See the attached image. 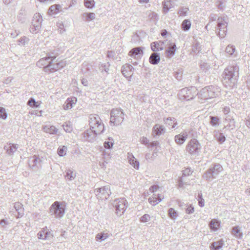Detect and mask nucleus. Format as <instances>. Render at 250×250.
I'll list each match as a JSON object with an SVG mask.
<instances>
[{
  "label": "nucleus",
  "instance_id": "obj_15",
  "mask_svg": "<svg viewBox=\"0 0 250 250\" xmlns=\"http://www.w3.org/2000/svg\"><path fill=\"white\" fill-rule=\"evenodd\" d=\"M143 48L142 47H137L133 48L129 52V55L131 57L134 58L136 60H139L143 55Z\"/></svg>",
  "mask_w": 250,
  "mask_h": 250
},
{
  "label": "nucleus",
  "instance_id": "obj_23",
  "mask_svg": "<svg viewBox=\"0 0 250 250\" xmlns=\"http://www.w3.org/2000/svg\"><path fill=\"white\" fill-rule=\"evenodd\" d=\"M224 245V241L220 239L219 241L212 242L210 248L211 250H220Z\"/></svg>",
  "mask_w": 250,
  "mask_h": 250
},
{
  "label": "nucleus",
  "instance_id": "obj_1",
  "mask_svg": "<svg viewBox=\"0 0 250 250\" xmlns=\"http://www.w3.org/2000/svg\"><path fill=\"white\" fill-rule=\"evenodd\" d=\"M238 70V66L236 64L229 65L225 69L223 83L226 88L232 89L236 85Z\"/></svg>",
  "mask_w": 250,
  "mask_h": 250
},
{
  "label": "nucleus",
  "instance_id": "obj_14",
  "mask_svg": "<svg viewBox=\"0 0 250 250\" xmlns=\"http://www.w3.org/2000/svg\"><path fill=\"white\" fill-rule=\"evenodd\" d=\"M38 66L40 67H43V70L45 72L53 73L58 70L60 68L61 63H47V65L44 66L43 63H38Z\"/></svg>",
  "mask_w": 250,
  "mask_h": 250
},
{
  "label": "nucleus",
  "instance_id": "obj_18",
  "mask_svg": "<svg viewBox=\"0 0 250 250\" xmlns=\"http://www.w3.org/2000/svg\"><path fill=\"white\" fill-rule=\"evenodd\" d=\"M101 121V118L97 114H92L89 116V125L90 127L95 128V124H98V122Z\"/></svg>",
  "mask_w": 250,
  "mask_h": 250
},
{
  "label": "nucleus",
  "instance_id": "obj_49",
  "mask_svg": "<svg viewBox=\"0 0 250 250\" xmlns=\"http://www.w3.org/2000/svg\"><path fill=\"white\" fill-rule=\"evenodd\" d=\"M67 150L66 146H63L62 147H59L58 149V154L61 156H63L65 155Z\"/></svg>",
  "mask_w": 250,
  "mask_h": 250
},
{
  "label": "nucleus",
  "instance_id": "obj_6",
  "mask_svg": "<svg viewBox=\"0 0 250 250\" xmlns=\"http://www.w3.org/2000/svg\"><path fill=\"white\" fill-rule=\"evenodd\" d=\"M124 113L121 109H113L110 112V124L114 125H120L124 120Z\"/></svg>",
  "mask_w": 250,
  "mask_h": 250
},
{
  "label": "nucleus",
  "instance_id": "obj_43",
  "mask_svg": "<svg viewBox=\"0 0 250 250\" xmlns=\"http://www.w3.org/2000/svg\"><path fill=\"white\" fill-rule=\"evenodd\" d=\"M161 202V199H157L156 194L154 193L152 196L148 198V202L152 206H155Z\"/></svg>",
  "mask_w": 250,
  "mask_h": 250
},
{
  "label": "nucleus",
  "instance_id": "obj_38",
  "mask_svg": "<svg viewBox=\"0 0 250 250\" xmlns=\"http://www.w3.org/2000/svg\"><path fill=\"white\" fill-rule=\"evenodd\" d=\"M76 176V173L71 169H68L66 171L65 175V179L70 181H72L75 178Z\"/></svg>",
  "mask_w": 250,
  "mask_h": 250
},
{
  "label": "nucleus",
  "instance_id": "obj_28",
  "mask_svg": "<svg viewBox=\"0 0 250 250\" xmlns=\"http://www.w3.org/2000/svg\"><path fill=\"white\" fill-rule=\"evenodd\" d=\"M165 124L168 126H171V128H174L177 125L176 120L174 118L168 117L164 119Z\"/></svg>",
  "mask_w": 250,
  "mask_h": 250
},
{
  "label": "nucleus",
  "instance_id": "obj_36",
  "mask_svg": "<svg viewBox=\"0 0 250 250\" xmlns=\"http://www.w3.org/2000/svg\"><path fill=\"white\" fill-rule=\"evenodd\" d=\"M160 61V57L158 53L154 52L151 54L149 59V62H159Z\"/></svg>",
  "mask_w": 250,
  "mask_h": 250
},
{
  "label": "nucleus",
  "instance_id": "obj_10",
  "mask_svg": "<svg viewBox=\"0 0 250 250\" xmlns=\"http://www.w3.org/2000/svg\"><path fill=\"white\" fill-rule=\"evenodd\" d=\"M94 192L97 196L103 199H107L111 194L109 185L96 188Z\"/></svg>",
  "mask_w": 250,
  "mask_h": 250
},
{
  "label": "nucleus",
  "instance_id": "obj_11",
  "mask_svg": "<svg viewBox=\"0 0 250 250\" xmlns=\"http://www.w3.org/2000/svg\"><path fill=\"white\" fill-rule=\"evenodd\" d=\"M193 89H194V88L190 87V88H184L182 89L178 94L179 99L186 101L193 99L195 95V93H193L192 91Z\"/></svg>",
  "mask_w": 250,
  "mask_h": 250
},
{
  "label": "nucleus",
  "instance_id": "obj_63",
  "mask_svg": "<svg viewBox=\"0 0 250 250\" xmlns=\"http://www.w3.org/2000/svg\"><path fill=\"white\" fill-rule=\"evenodd\" d=\"M217 16L214 14H210L209 15V21H215L217 19Z\"/></svg>",
  "mask_w": 250,
  "mask_h": 250
},
{
  "label": "nucleus",
  "instance_id": "obj_45",
  "mask_svg": "<svg viewBox=\"0 0 250 250\" xmlns=\"http://www.w3.org/2000/svg\"><path fill=\"white\" fill-rule=\"evenodd\" d=\"M108 237L107 233H104L103 232L98 233L96 236V240L97 241H103L105 240Z\"/></svg>",
  "mask_w": 250,
  "mask_h": 250
},
{
  "label": "nucleus",
  "instance_id": "obj_33",
  "mask_svg": "<svg viewBox=\"0 0 250 250\" xmlns=\"http://www.w3.org/2000/svg\"><path fill=\"white\" fill-rule=\"evenodd\" d=\"M61 6L60 4H55L51 6L48 13L50 15L58 14L60 12Z\"/></svg>",
  "mask_w": 250,
  "mask_h": 250
},
{
  "label": "nucleus",
  "instance_id": "obj_32",
  "mask_svg": "<svg viewBox=\"0 0 250 250\" xmlns=\"http://www.w3.org/2000/svg\"><path fill=\"white\" fill-rule=\"evenodd\" d=\"M175 51L176 45L175 44H174L171 46L168 47V48L166 50L165 53L166 56L168 58H170L175 54Z\"/></svg>",
  "mask_w": 250,
  "mask_h": 250
},
{
  "label": "nucleus",
  "instance_id": "obj_22",
  "mask_svg": "<svg viewBox=\"0 0 250 250\" xmlns=\"http://www.w3.org/2000/svg\"><path fill=\"white\" fill-rule=\"evenodd\" d=\"M164 43L162 41L155 42L151 43V48L154 52L162 50L164 49Z\"/></svg>",
  "mask_w": 250,
  "mask_h": 250
},
{
  "label": "nucleus",
  "instance_id": "obj_4",
  "mask_svg": "<svg viewBox=\"0 0 250 250\" xmlns=\"http://www.w3.org/2000/svg\"><path fill=\"white\" fill-rule=\"evenodd\" d=\"M201 148L199 142L196 139L193 138L188 143L186 150L190 155L196 157L199 155Z\"/></svg>",
  "mask_w": 250,
  "mask_h": 250
},
{
  "label": "nucleus",
  "instance_id": "obj_47",
  "mask_svg": "<svg viewBox=\"0 0 250 250\" xmlns=\"http://www.w3.org/2000/svg\"><path fill=\"white\" fill-rule=\"evenodd\" d=\"M168 214L169 217L172 219H176L178 216L177 211L173 208L168 209Z\"/></svg>",
  "mask_w": 250,
  "mask_h": 250
},
{
  "label": "nucleus",
  "instance_id": "obj_52",
  "mask_svg": "<svg viewBox=\"0 0 250 250\" xmlns=\"http://www.w3.org/2000/svg\"><path fill=\"white\" fill-rule=\"evenodd\" d=\"M188 10L187 7H181L178 11V13L182 16H185L187 15V12Z\"/></svg>",
  "mask_w": 250,
  "mask_h": 250
},
{
  "label": "nucleus",
  "instance_id": "obj_64",
  "mask_svg": "<svg viewBox=\"0 0 250 250\" xmlns=\"http://www.w3.org/2000/svg\"><path fill=\"white\" fill-rule=\"evenodd\" d=\"M0 225L2 227H5L8 225V222L5 219H1L0 221Z\"/></svg>",
  "mask_w": 250,
  "mask_h": 250
},
{
  "label": "nucleus",
  "instance_id": "obj_24",
  "mask_svg": "<svg viewBox=\"0 0 250 250\" xmlns=\"http://www.w3.org/2000/svg\"><path fill=\"white\" fill-rule=\"evenodd\" d=\"M56 57L57 56L54 52H50L47 54L44 58H42V59L40 60L38 62H40L41 61H45L49 63L53 62Z\"/></svg>",
  "mask_w": 250,
  "mask_h": 250
},
{
  "label": "nucleus",
  "instance_id": "obj_30",
  "mask_svg": "<svg viewBox=\"0 0 250 250\" xmlns=\"http://www.w3.org/2000/svg\"><path fill=\"white\" fill-rule=\"evenodd\" d=\"M128 158L129 164L132 165L134 168L138 169L139 167V162L134 156L132 154H130L129 156H128Z\"/></svg>",
  "mask_w": 250,
  "mask_h": 250
},
{
  "label": "nucleus",
  "instance_id": "obj_16",
  "mask_svg": "<svg viewBox=\"0 0 250 250\" xmlns=\"http://www.w3.org/2000/svg\"><path fill=\"white\" fill-rule=\"evenodd\" d=\"M166 132L165 127L159 124H156L152 128V135L153 136H160L164 134Z\"/></svg>",
  "mask_w": 250,
  "mask_h": 250
},
{
  "label": "nucleus",
  "instance_id": "obj_13",
  "mask_svg": "<svg viewBox=\"0 0 250 250\" xmlns=\"http://www.w3.org/2000/svg\"><path fill=\"white\" fill-rule=\"evenodd\" d=\"M37 235L39 239L43 240H49L54 237L52 232L49 230L47 227L42 228Z\"/></svg>",
  "mask_w": 250,
  "mask_h": 250
},
{
  "label": "nucleus",
  "instance_id": "obj_9",
  "mask_svg": "<svg viewBox=\"0 0 250 250\" xmlns=\"http://www.w3.org/2000/svg\"><path fill=\"white\" fill-rule=\"evenodd\" d=\"M42 17L39 13H36L30 27V31L32 33H37L40 30L41 27Z\"/></svg>",
  "mask_w": 250,
  "mask_h": 250
},
{
  "label": "nucleus",
  "instance_id": "obj_62",
  "mask_svg": "<svg viewBox=\"0 0 250 250\" xmlns=\"http://www.w3.org/2000/svg\"><path fill=\"white\" fill-rule=\"evenodd\" d=\"M106 64H109V63H106ZM103 64H104L103 63L102 64L101 66L100 67V68L101 69L102 71H103V70H104L106 72H107V71L108 70V66H109V65H103Z\"/></svg>",
  "mask_w": 250,
  "mask_h": 250
},
{
  "label": "nucleus",
  "instance_id": "obj_57",
  "mask_svg": "<svg viewBox=\"0 0 250 250\" xmlns=\"http://www.w3.org/2000/svg\"><path fill=\"white\" fill-rule=\"evenodd\" d=\"M140 141L142 144L147 146L148 145L149 143V140L146 137H141L140 138Z\"/></svg>",
  "mask_w": 250,
  "mask_h": 250
},
{
  "label": "nucleus",
  "instance_id": "obj_31",
  "mask_svg": "<svg viewBox=\"0 0 250 250\" xmlns=\"http://www.w3.org/2000/svg\"><path fill=\"white\" fill-rule=\"evenodd\" d=\"M43 130L44 132L49 133L50 134H56L58 132V129L54 126H47L45 125L43 127Z\"/></svg>",
  "mask_w": 250,
  "mask_h": 250
},
{
  "label": "nucleus",
  "instance_id": "obj_34",
  "mask_svg": "<svg viewBox=\"0 0 250 250\" xmlns=\"http://www.w3.org/2000/svg\"><path fill=\"white\" fill-rule=\"evenodd\" d=\"M210 121L209 124L212 126H216L219 125L220 124V119L217 116H209Z\"/></svg>",
  "mask_w": 250,
  "mask_h": 250
},
{
  "label": "nucleus",
  "instance_id": "obj_25",
  "mask_svg": "<svg viewBox=\"0 0 250 250\" xmlns=\"http://www.w3.org/2000/svg\"><path fill=\"white\" fill-rule=\"evenodd\" d=\"M14 208L18 213L17 217H21L24 214V208H23L22 205L19 202L15 203L14 204Z\"/></svg>",
  "mask_w": 250,
  "mask_h": 250
},
{
  "label": "nucleus",
  "instance_id": "obj_56",
  "mask_svg": "<svg viewBox=\"0 0 250 250\" xmlns=\"http://www.w3.org/2000/svg\"><path fill=\"white\" fill-rule=\"evenodd\" d=\"M28 104L32 107H37L38 105H37V103L36 102L34 98H31L28 101Z\"/></svg>",
  "mask_w": 250,
  "mask_h": 250
},
{
  "label": "nucleus",
  "instance_id": "obj_39",
  "mask_svg": "<svg viewBox=\"0 0 250 250\" xmlns=\"http://www.w3.org/2000/svg\"><path fill=\"white\" fill-rule=\"evenodd\" d=\"M82 16L83 20L85 21L93 20L96 17V15L94 13H84Z\"/></svg>",
  "mask_w": 250,
  "mask_h": 250
},
{
  "label": "nucleus",
  "instance_id": "obj_41",
  "mask_svg": "<svg viewBox=\"0 0 250 250\" xmlns=\"http://www.w3.org/2000/svg\"><path fill=\"white\" fill-rule=\"evenodd\" d=\"M147 14L149 20L150 21L155 23L158 20V16L156 13L151 11H148Z\"/></svg>",
  "mask_w": 250,
  "mask_h": 250
},
{
  "label": "nucleus",
  "instance_id": "obj_42",
  "mask_svg": "<svg viewBox=\"0 0 250 250\" xmlns=\"http://www.w3.org/2000/svg\"><path fill=\"white\" fill-rule=\"evenodd\" d=\"M232 234L236 237L239 239H241L242 237V233L240 232V229L238 226H235L233 227L232 230Z\"/></svg>",
  "mask_w": 250,
  "mask_h": 250
},
{
  "label": "nucleus",
  "instance_id": "obj_7",
  "mask_svg": "<svg viewBox=\"0 0 250 250\" xmlns=\"http://www.w3.org/2000/svg\"><path fill=\"white\" fill-rule=\"evenodd\" d=\"M127 202L125 198H118L115 199L113 205L114 206L116 213L118 216H121L127 207Z\"/></svg>",
  "mask_w": 250,
  "mask_h": 250
},
{
  "label": "nucleus",
  "instance_id": "obj_51",
  "mask_svg": "<svg viewBox=\"0 0 250 250\" xmlns=\"http://www.w3.org/2000/svg\"><path fill=\"white\" fill-rule=\"evenodd\" d=\"M150 220V216L149 214H145L140 218V221L142 223H146Z\"/></svg>",
  "mask_w": 250,
  "mask_h": 250
},
{
  "label": "nucleus",
  "instance_id": "obj_37",
  "mask_svg": "<svg viewBox=\"0 0 250 250\" xmlns=\"http://www.w3.org/2000/svg\"><path fill=\"white\" fill-rule=\"evenodd\" d=\"M129 68L128 63H125L122 68V73L123 75L126 78L131 76L130 72L128 70Z\"/></svg>",
  "mask_w": 250,
  "mask_h": 250
},
{
  "label": "nucleus",
  "instance_id": "obj_50",
  "mask_svg": "<svg viewBox=\"0 0 250 250\" xmlns=\"http://www.w3.org/2000/svg\"><path fill=\"white\" fill-rule=\"evenodd\" d=\"M7 117V114L4 108L0 107V118L5 120Z\"/></svg>",
  "mask_w": 250,
  "mask_h": 250
},
{
  "label": "nucleus",
  "instance_id": "obj_48",
  "mask_svg": "<svg viewBox=\"0 0 250 250\" xmlns=\"http://www.w3.org/2000/svg\"><path fill=\"white\" fill-rule=\"evenodd\" d=\"M95 1L94 0H84V6L89 9H91L95 6Z\"/></svg>",
  "mask_w": 250,
  "mask_h": 250
},
{
  "label": "nucleus",
  "instance_id": "obj_44",
  "mask_svg": "<svg viewBox=\"0 0 250 250\" xmlns=\"http://www.w3.org/2000/svg\"><path fill=\"white\" fill-rule=\"evenodd\" d=\"M235 47L233 45H229L227 46L226 48V52L227 54L229 55H234V56H236V53H235Z\"/></svg>",
  "mask_w": 250,
  "mask_h": 250
},
{
  "label": "nucleus",
  "instance_id": "obj_40",
  "mask_svg": "<svg viewBox=\"0 0 250 250\" xmlns=\"http://www.w3.org/2000/svg\"><path fill=\"white\" fill-rule=\"evenodd\" d=\"M227 2V0H217L215 2L216 6L220 11H224L226 5L225 3Z\"/></svg>",
  "mask_w": 250,
  "mask_h": 250
},
{
  "label": "nucleus",
  "instance_id": "obj_58",
  "mask_svg": "<svg viewBox=\"0 0 250 250\" xmlns=\"http://www.w3.org/2000/svg\"><path fill=\"white\" fill-rule=\"evenodd\" d=\"M159 145V143L158 141H153L151 143H149L148 145L147 146L148 148H153L156 147Z\"/></svg>",
  "mask_w": 250,
  "mask_h": 250
},
{
  "label": "nucleus",
  "instance_id": "obj_46",
  "mask_svg": "<svg viewBox=\"0 0 250 250\" xmlns=\"http://www.w3.org/2000/svg\"><path fill=\"white\" fill-rule=\"evenodd\" d=\"M65 132L70 133L73 130L72 125L70 122H65L62 125Z\"/></svg>",
  "mask_w": 250,
  "mask_h": 250
},
{
  "label": "nucleus",
  "instance_id": "obj_3",
  "mask_svg": "<svg viewBox=\"0 0 250 250\" xmlns=\"http://www.w3.org/2000/svg\"><path fill=\"white\" fill-rule=\"evenodd\" d=\"M223 170V168L220 164L213 163L204 173L203 177L206 181H211L213 179H216Z\"/></svg>",
  "mask_w": 250,
  "mask_h": 250
},
{
  "label": "nucleus",
  "instance_id": "obj_27",
  "mask_svg": "<svg viewBox=\"0 0 250 250\" xmlns=\"http://www.w3.org/2000/svg\"><path fill=\"white\" fill-rule=\"evenodd\" d=\"M213 133L214 138L219 143L222 144L226 141V137L223 133L216 130H215Z\"/></svg>",
  "mask_w": 250,
  "mask_h": 250
},
{
  "label": "nucleus",
  "instance_id": "obj_20",
  "mask_svg": "<svg viewBox=\"0 0 250 250\" xmlns=\"http://www.w3.org/2000/svg\"><path fill=\"white\" fill-rule=\"evenodd\" d=\"M18 148V145L12 143H9L4 147V150H6V153L9 155H13L17 151Z\"/></svg>",
  "mask_w": 250,
  "mask_h": 250
},
{
  "label": "nucleus",
  "instance_id": "obj_19",
  "mask_svg": "<svg viewBox=\"0 0 250 250\" xmlns=\"http://www.w3.org/2000/svg\"><path fill=\"white\" fill-rule=\"evenodd\" d=\"M77 102V98L75 97L67 99L63 105L64 109L67 110L71 109Z\"/></svg>",
  "mask_w": 250,
  "mask_h": 250
},
{
  "label": "nucleus",
  "instance_id": "obj_54",
  "mask_svg": "<svg viewBox=\"0 0 250 250\" xmlns=\"http://www.w3.org/2000/svg\"><path fill=\"white\" fill-rule=\"evenodd\" d=\"M29 41L28 38L27 37L23 36L20 38L19 40H18V42H19V44L20 45L21 44L22 45H24L25 43L28 42Z\"/></svg>",
  "mask_w": 250,
  "mask_h": 250
},
{
  "label": "nucleus",
  "instance_id": "obj_35",
  "mask_svg": "<svg viewBox=\"0 0 250 250\" xmlns=\"http://www.w3.org/2000/svg\"><path fill=\"white\" fill-rule=\"evenodd\" d=\"M191 27V22L188 19L184 20L181 24V28L184 31H188Z\"/></svg>",
  "mask_w": 250,
  "mask_h": 250
},
{
  "label": "nucleus",
  "instance_id": "obj_55",
  "mask_svg": "<svg viewBox=\"0 0 250 250\" xmlns=\"http://www.w3.org/2000/svg\"><path fill=\"white\" fill-rule=\"evenodd\" d=\"M200 44L198 42H194L192 45V50L193 52L199 51L200 49Z\"/></svg>",
  "mask_w": 250,
  "mask_h": 250
},
{
  "label": "nucleus",
  "instance_id": "obj_53",
  "mask_svg": "<svg viewBox=\"0 0 250 250\" xmlns=\"http://www.w3.org/2000/svg\"><path fill=\"white\" fill-rule=\"evenodd\" d=\"M200 67L203 71L206 72L211 68V66L209 63H202L200 64Z\"/></svg>",
  "mask_w": 250,
  "mask_h": 250
},
{
  "label": "nucleus",
  "instance_id": "obj_61",
  "mask_svg": "<svg viewBox=\"0 0 250 250\" xmlns=\"http://www.w3.org/2000/svg\"><path fill=\"white\" fill-rule=\"evenodd\" d=\"M245 125L248 128H250V114H249L245 120Z\"/></svg>",
  "mask_w": 250,
  "mask_h": 250
},
{
  "label": "nucleus",
  "instance_id": "obj_8",
  "mask_svg": "<svg viewBox=\"0 0 250 250\" xmlns=\"http://www.w3.org/2000/svg\"><path fill=\"white\" fill-rule=\"evenodd\" d=\"M228 22L224 18L219 17L217 19V29L219 30L218 35L221 38H224L227 32Z\"/></svg>",
  "mask_w": 250,
  "mask_h": 250
},
{
  "label": "nucleus",
  "instance_id": "obj_5",
  "mask_svg": "<svg viewBox=\"0 0 250 250\" xmlns=\"http://www.w3.org/2000/svg\"><path fill=\"white\" fill-rule=\"evenodd\" d=\"M65 210L64 207L60 202L55 201L50 206L49 213L56 218H61L65 214Z\"/></svg>",
  "mask_w": 250,
  "mask_h": 250
},
{
  "label": "nucleus",
  "instance_id": "obj_29",
  "mask_svg": "<svg viewBox=\"0 0 250 250\" xmlns=\"http://www.w3.org/2000/svg\"><path fill=\"white\" fill-rule=\"evenodd\" d=\"M209 226L212 230L216 231L220 226V222L217 220L212 219L210 221Z\"/></svg>",
  "mask_w": 250,
  "mask_h": 250
},
{
  "label": "nucleus",
  "instance_id": "obj_2",
  "mask_svg": "<svg viewBox=\"0 0 250 250\" xmlns=\"http://www.w3.org/2000/svg\"><path fill=\"white\" fill-rule=\"evenodd\" d=\"M221 91L216 85H208L200 90L198 93V97L202 100H207L218 96Z\"/></svg>",
  "mask_w": 250,
  "mask_h": 250
},
{
  "label": "nucleus",
  "instance_id": "obj_21",
  "mask_svg": "<svg viewBox=\"0 0 250 250\" xmlns=\"http://www.w3.org/2000/svg\"><path fill=\"white\" fill-rule=\"evenodd\" d=\"M187 138L188 134L187 132H185L182 134H179L175 135L174 137V141L177 145H181L184 143Z\"/></svg>",
  "mask_w": 250,
  "mask_h": 250
},
{
  "label": "nucleus",
  "instance_id": "obj_12",
  "mask_svg": "<svg viewBox=\"0 0 250 250\" xmlns=\"http://www.w3.org/2000/svg\"><path fill=\"white\" fill-rule=\"evenodd\" d=\"M98 135H100V134L97 132H95L90 128L87 129L82 134L83 140L89 142H94Z\"/></svg>",
  "mask_w": 250,
  "mask_h": 250
},
{
  "label": "nucleus",
  "instance_id": "obj_17",
  "mask_svg": "<svg viewBox=\"0 0 250 250\" xmlns=\"http://www.w3.org/2000/svg\"><path fill=\"white\" fill-rule=\"evenodd\" d=\"M41 161L38 157L34 155L29 158L28 164L31 168H34L35 167H40L41 166Z\"/></svg>",
  "mask_w": 250,
  "mask_h": 250
},
{
  "label": "nucleus",
  "instance_id": "obj_60",
  "mask_svg": "<svg viewBox=\"0 0 250 250\" xmlns=\"http://www.w3.org/2000/svg\"><path fill=\"white\" fill-rule=\"evenodd\" d=\"M194 211V208L191 205L188 206L186 208V212L188 214L193 213Z\"/></svg>",
  "mask_w": 250,
  "mask_h": 250
},
{
  "label": "nucleus",
  "instance_id": "obj_59",
  "mask_svg": "<svg viewBox=\"0 0 250 250\" xmlns=\"http://www.w3.org/2000/svg\"><path fill=\"white\" fill-rule=\"evenodd\" d=\"M113 146V143L109 141H106L104 143V146L106 149H110Z\"/></svg>",
  "mask_w": 250,
  "mask_h": 250
},
{
  "label": "nucleus",
  "instance_id": "obj_26",
  "mask_svg": "<svg viewBox=\"0 0 250 250\" xmlns=\"http://www.w3.org/2000/svg\"><path fill=\"white\" fill-rule=\"evenodd\" d=\"M95 128H92L90 127L92 130H93L95 132H97L100 134L103 133L104 131V124L102 122V121L98 122V124H95Z\"/></svg>",
  "mask_w": 250,
  "mask_h": 250
}]
</instances>
